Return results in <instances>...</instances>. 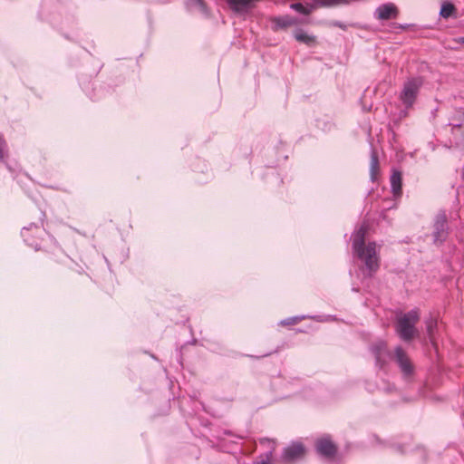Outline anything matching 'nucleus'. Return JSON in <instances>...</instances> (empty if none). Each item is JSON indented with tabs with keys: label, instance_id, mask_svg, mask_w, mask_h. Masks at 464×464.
Masks as SVG:
<instances>
[{
	"label": "nucleus",
	"instance_id": "nucleus-1",
	"mask_svg": "<svg viewBox=\"0 0 464 464\" xmlns=\"http://www.w3.org/2000/svg\"><path fill=\"white\" fill-rule=\"evenodd\" d=\"M366 227L361 226L352 237V248L355 257L362 262L359 269L362 279L372 278L380 268V257L376 251V243L365 244Z\"/></svg>",
	"mask_w": 464,
	"mask_h": 464
},
{
	"label": "nucleus",
	"instance_id": "nucleus-2",
	"mask_svg": "<svg viewBox=\"0 0 464 464\" xmlns=\"http://www.w3.org/2000/svg\"><path fill=\"white\" fill-rule=\"evenodd\" d=\"M420 320L419 311L412 309L397 318L395 331L398 336L404 342H411L417 334L416 324Z\"/></svg>",
	"mask_w": 464,
	"mask_h": 464
},
{
	"label": "nucleus",
	"instance_id": "nucleus-3",
	"mask_svg": "<svg viewBox=\"0 0 464 464\" xmlns=\"http://www.w3.org/2000/svg\"><path fill=\"white\" fill-rule=\"evenodd\" d=\"M422 85L423 80L421 77L409 78L403 83L399 98L406 110L411 109L414 105Z\"/></svg>",
	"mask_w": 464,
	"mask_h": 464
},
{
	"label": "nucleus",
	"instance_id": "nucleus-4",
	"mask_svg": "<svg viewBox=\"0 0 464 464\" xmlns=\"http://www.w3.org/2000/svg\"><path fill=\"white\" fill-rule=\"evenodd\" d=\"M392 361L398 366L402 378L406 382H411L415 374V366L407 352L401 345L394 348Z\"/></svg>",
	"mask_w": 464,
	"mask_h": 464
},
{
	"label": "nucleus",
	"instance_id": "nucleus-5",
	"mask_svg": "<svg viewBox=\"0 0 464 464\" xmlns=\"http://www.w3.org/2000/svg\"><path fill=\"white\" fill-rule=\"evenodd\" d=\"M371 353L375 359V366L382 371H385L388 362L392 360L393 353H392L386 342L382 340L376 341L370 345Z\"/></svg>",
	"mask_w": 464,
	"mask_h": 464
},
{
	"label": "nucleus",
	"instance_id": "nucleus-6",
	"mask_svg": "<svg viewBox=\"0 0 464 464\" xmlns=\"http://www.w3.org/2000/svg\"><path fill=\"white\" fill-rule=\"evenodd\" d=\"M449 236L448 218L445 211H440L434 218L433 224V242L435 245H442Z\"/></svg>",
	"mask_w": 464,
	"mask_h": 464
},
{
	"label": "nucleus",
	"instance_id": "nucleus-7",
	"mask_svg": "<svg viewBox=\"0 0 464 464\" xmlns=\"http://www.w3.org/2000/svg\"><path fill=\"white\" fill-rule=\"evenodd\" d=\"M316 452L326 459H333L337 453V447L331 440L330 436H323L315 440Z\"/></svg>",
	"mask_w": 464,
	"mask_h": 464
},
{
	"label": "nucleus",
	"instance_id": "nucleus-8",
	"mask_svg": "<svg viewBox=\"0 0 464 464\" xmlns=\"http://www.w3.org/2000/svg\"><path fill=\"white\" fill-rule=\"evenodd\" d=\"M43 233L44 231L35 223H31L28 227H24L21 230V236L24 238V241L35 250L40 248L41 245L38 239L40 235Z\"/></svg>",
	"mask_w": 464,
	"mask_h": 464
},
{
	"label": "nucleus",
	"instance_id": "nucleus-9",
	"mask_svg": "<svg viewBox=\"0 0 464 464\" xmlns=\"http://www.w3.org/2000/svg\"><path fill=\"white\" fill-rule=\"evenodd\" d=\"M399 15V9L393 3H384L380 5L373 13V16L377 20L386 21L396 19Z\"/></svg>",
	"mask_w": 464,
	"mask_h": 464
},
{
	"label": "nucleus",
	"instance_id": "nucleus-10",
	"mask_svg": "<svg viewBox=\"0 0 464 464\" xmlns=\"http://www.w3.org/2000/svg\"><path fill=\"white\" fill-rule=\"evenodd\" d=\"M304 451L305 450L302 443L293 442L284 449L282 453V459L287 463L293 462L301 459L304 456Z\"/></svg>",
	"mask_w": 464,
	"mask_h": 464
},
{
	"label": "nucleus",
	"instance_id": "nucleus-11",
	"mask_svg": "<svg viewBox=\"0 0 464 464\" xmlns=\"http://www.w3.org/2000/svg\"><path fill=\"white\" fill-rule=\"evenodd\" d=\"M273 30L286 29L290 26L296 25L300 23L299 19L288 14L275 16L271 19Z\"/></svg>",
	"mask_w": 464,
	"mask_h": 464
},
{
	"label": "nucleus",
	"instance_id": "nucleus-12",
	"mask_svg": "<svg viewBox=\"0 0 464 464\" xmlns=\"http://www.w3.org/2000/svg\"><path fill=\"white\" fill-rule=\"evenodd\" d=\"M462 120L453 124V128H450L451 131V143L456 147L464 146V115L461 114Z\"/></svg>",
	"mask_w": 464,
	"mask_h": 464
},
{
	"label": "nucleus",
	"instance_id": "nucleus-13",
	"mask_svg": "<svg viewBox=\"0 0 464 464\" xmlns=\"http://www.w3.org/2000/svg\"><path fill=\"white\" fill-rule=\"evenodd\" d=\"M392 192L395 198L401 197L402 193V177L399 170H393L391 175Z\"/></svg>",
	"mask_w": 464,
	"mask_h": 464
},
{
	"label": "nucleus",
	"instance_id": "nucleus-14",
	"mask_svg": "<svg viewBox=\"0 0 464 464\" xmlns=\"http://www.w3.org/2000/svg\"><path fill=\"white\" fill-rule=\"evenodd\" d=\"M260 444L266 445L268 447V450L265 453V456L261 457L260 459L254 462V464H272L271 463V458L273 455V452L275 450V441L271 440L267 438L260 439Z\"/></svg>",
	"mask_w": 464,
	"mask_h": 464
},
{
	"label": "nucleus",
	"instance_id": "nucleus-15",
	"mask_svg": "<svg viewBox=\"0 0 464 464\" xmlns=\"http://www.w3.org/2000/svg\"><path fill=\"white\" fill-rule=\"evenodd\" d=\"M380 171V164L377 152L374 149L371 150V162H370V179L372 182L377 181L378 174Z\"/></svg>",
	"mask_w": 464,
	"mask_h": 464
},
{
	"label": "nucleus",
	"instance_id": "nucleus-16",
	"mask_svg": "<svg viewBox=\"0 0 464 464\" xmlns=\"http://www.w3.org/2000/svg\"><path fill=\"white\" fill-rule=\"evenodd\" d=\"M230 8L236 12L247 10L255 0H226Z\"/></svg>",
	"mask_w": 464,
	"mask_h": 464
},
{
	"label": "nucleus",
	"instance_id": "nucleus-17",
	"mask_svg": "<svg viewBox=\"0 0 464 464\" xmlns=\"http://www.w3.org/2000/svg\"><path fill=\"white\" fill-rule=\"evenodd\" d=\"M455 13H456V7L452 3H450V1H444L441 4L440 15L442 18L447 19V18L454 15Z\"/></svg>",
	"mask_w": 464,
	"mask_h": 464
},
{
	"label": "nucleus",
	"instance_id": "nucleus-18",
	"mask_svg": "<svg viewBox=\"0 0 464 464\" xmlns=\"http://www.w3.org/2000/svg\"><path fill=\"white\" fill-rule=\"evenodd\" d=\"M294 35H295V38L296 41H298L300 43L306 44L308 45L314 42V37L311 36V35H308L302 29H296L295 31V34Z\"/></svg>",
	"mask_w": 464,
	"mask_h": 464
},
{
	"label": "nucleus",
	"instance_id": "nucleus-19",
	"mask_svg": "<svg viewBox=\"0 0 464 464\" xmlns=\"http://www.w3.org/2000/svg\"><path fill=\"white\" fill-rule=\"evenodd\" d=\"M320 7H332L338 5H349V0H314Z\"/></svg>",
	"mask_w": 464,
	"mask_h": 464
},
{
	"label": "nucleus",
	"instance_id": "nucleus-20",
	"mask_svg": "<svg viewBox=\"0 0 464 464\" xmlns=\"http://www.w3.org/2000/svg\"><path fill=\"white\" fill-rule=\"evenodd\" d=\"M304 319H306V315L292 316L280 321L279 324L282 326L293 325Z\"/></svg>",
	"mask_w": 464,
	"mask_h": 464
},
{
	"label": "nucleus",
	"instance_id": "nucleus-21",
	"mask_svg": "<svg viewBox=\"0 0 464 464\" xmlns=\"http://www.w3.org/2000/svg\"><path fill=\"white\" fill-rule=\"evenodd\" d=\"M290 8L292 10H295L297 13L304 14V15H309L311 14V9H309L308 7H305L302 3H299V2L292 3L290 5Z\"/></svg>",
	"mask_w": 464,
	"mask_h": 464
},
{
	"label": "nucleus",
	"instance_id": "nucleus-22",
	"mask_svg": "<svg viewBox=\"0 0 464 464\" xmlns=\"http://www.w3.org/2000/svg\"><path fill=\"white\" fill-rule=\"evenodd\" d=\"M306 319H312L316 322H328V321H335L336 316L335 315H306Z\"/></svg>",
	"mask_w": 464,
	"mask_h": 464
},
{
	"label": "nucleus",
	"instance_id": "nucleus-23",
	"mask_svg": "<svg viewBox=\"0 0 464 464\" xmlns=\"http://www.w3.org/2000/svg\"><path fill=\"white\" fill-rule=\"evenodd\" d=\"M461 114L464 115V110L463 109H458L455 113L450 117V121L448 123L449 126L453 128L454 123H458L462 120Z\"/></svg>",
	"mask_w": 464,
	"mask_h": 464
},
{
	"label": "nucleus",
	"instance_id": "nucleus-24",
	"mask_svg": "<svg viewBox=\"0 0 464 464\" xmlns=\"http://www.w3.org/2000/svg\"><path fill=\"white\" fill-rule=\"evenodd\" d=\"M394 449L399 453H407L411 450V445L406 442L394 444Z\"/></svg>",
	"mask_w": 464,
	"mask_h": 464
},
{
	"label": "nucleus",
	"instance_id": "nucleus-25",
	"mask_svg": "<svg viewBox=\"0 0 464 464\" xmlns=\"http://www.w3.org/2000/svg\"><path fill=\"white\" fill-rule=\"evenodd\" d=\"M7 151L6 141L3 135L0 133V163L4 160L5 153Z\"/></svg>",
	"mask_w": 464,
	"mask_h": 464
},
{
	"label": "nucleus",
	"instance_id": "nucleus-26",
	"mask_svg": "<svg viewBox=\"0 0 464 464\" xmlns=\"http://www.w3.org/2000/svg\"><path fill=\"white\" fill-rule=\"evenodd\" d=\"M437 326V323L430 319L429 322H427L426 324V327H427V333H428V335L430 339H433V334H434V329L436 328Z\"/></svg>",
	"mask_w": 464,
	"mask_h": 464
},
{
	"label": "nucleus",
	"instance_id": "nucleus-27",
	"mask_svg": "<svg viewBox=\"0 0 464 464\" xmlns=\"http://www.w3.org/2000/svg\"><path fill=\"white\" fill-rule=\"evenodd\" d=\"M188 5L198 6L201 11H205L206 5L203 0H188Z\"/></svg>",
	"mask_w": 464,
	"mask_h": 464
},
{
	"label": "nucleus",
	"instance_id": "nucleus-28",
	"mask_svg": "<svg viewBox=\"0 0 464 464\" xmlns=\"http://www.w3.org/2000/svg\"><path fill=\"white\" fill-rule=\"evenodd\" d=\"M329 24L333 27H338L342 30H347L348 28V25L345 24L344 23L341 22V21H337V20H333L329 23Z\"/></svg>",
	"mask_w": 464,
	"mask_h": 464
},
{
	"label": "nucleus",
	"instance_id": "nucleus-29",
	"mask_svg": "<svg viewBox=\"0 0 464 464\" xmlns=\"http://www.w3.org/2000/svg\"><path fill=\"white\" fill-rule=\"evenodd\" d=\"M392 25L393 28L401 29V30H406L410 27V24H408L392 23Z\"/></svg>",
	"mask_w": 464,
	"mask_h": 464
},
{
	"label": "nucleus",
	"instance_id": "nucleus-30",
	"mask_svg": "<svg viewBox=\"0 0 464 464\" xmlns=\"http://www.w3.org/2000/svg\"><path fill=\"white\" fill-rule=\"evenodd\" d=\"M305 7H308L309 9H311V13H312L314 9H316L320 6L315 4L314 0H313V3L307 4V5Z\"/></svg>",
	"mask_w": 464,
	"mask_h": 464
},
{
	"label": "nucleus",
	"instance_id": "nucleus-31",
	"mask_svg": "<svg viewBox=\"0 0 464 464\" xmlns=\"http://www.w3.org/2000/svg\"><path fill=\"white\" fill-rule=\"evenodd\" d=\"M395 389V387L390 383H388L384 388L383 390L386 392H392L393 390Z\"/></svg>",
	"mask_w": 464,
	"mask_h": 464
},
{
	"label": "nucleus",
	"instance_id": "nucleus-32",
	"mask_svg": "<svg viewBox=\"0 0 464 464\" xmlns=\"http://www.w3.org/2000/svg\"><path fill=\"white\" fill-rule=\"evenodd\" d=\"M416 449L419 450L420 455L421 458H425L426 457V450L423 448L417 447Z\"/></svg>",
	"mask_w": 464,
	"mask_h": 464
},
{
	"label": "nucleus",
	"instance_id": "nucleus-33",
	"mask_svg": "<svg viewBox=\"0 0 464 464\" xmlns=\"http://www.w3.org/2000/svg\"><path fill=\"white\" fill-rule=\"evenodd\" d=\"M224 434H225V435H231V431H229V430H224Z\"/></svg>",
	"mask_w": 464,
	"mask_h": 464
},
{
	"label": "nucleus",
	"instance_id": "nucleus-34",
	"mask_svg": "<svg viewBox=\"0 0 464 464\" xmlns=\"http://www.w3.org/2000/svg\"><path fill=\"white\" fill-rule=\"evenodd\" d=\"M353 291H354V292H358V291H359V288H357V287H353Z\"/></svg>",
	"mask_w": 464,
	"mask_h": 464
},
{
	"label": "nucleus",
	"instance_id": "nucleus-35",
	"mask_svg": "<svg viewBox=\"0 0 464 464\" xmlns=\"http://www.w3.org/2000/svg\"><path fill=\"white\" fill-rule=\"evenodd\" d=\"M459 42H460V43H464V37H461V38L459 39Z\"/></svg>",
	"mask_w": 464,
	"mask_h": 464
}]
</instances>
